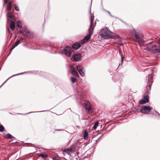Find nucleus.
Segmentation results:
<instances>
[{"instance_id":"f257e3e1","label":"nucleus","mask_w":160,"mask_h":160,"mask_svg":"<svg viewBox=\"0 0 160 160\" xmlns=\"http://www.w3.org/2000/svg\"><path fill=\"white\" fill-rule=\"evenodd\" d=\"M147 46L143 49L148 51L151 54L158 55L160 54V47L158 44L152 42L146 44Z\"/></svg>"},{"instance_id":"f03ea898","label":"nucleus","mask_w":160,"mask_h":160,"mask_svg":"<svg viewBox=\"0 0 160 160\" xmlns=\"http://www.w3.org/2000/svg\"><path fill=\"white\" fill-rule=\"evenodd\" d=\"M92 0H91V3L89 7V13L90 14V26L89 28L88 29V35L85 37V38L82 40V43L84 42L85 41H87L90 38L93 31L94 28V15H92L91 13V7L92 5Z\"/></svg>"},{"instance_id":"7ed1b4c3","label":"nucleus","mask_w":160,"mask_h":160,"mask_svg":"<svg viewBox=\"0 0 160 160\" xmlns=\"http://www.w3.org/2000/svg\"><path fill=\"white\" fill-rule=\"evenodd\" d=\"M146 78H148V84L151 83V84H149L148 88H147L145 93L146 94L143 98L141 99L139 101V104H142L146 103L149 102V96L148 94L149 93V91L150 90L151 88V85L152 83V76L151 74H148V76L146 77ZM147 78H146V79Z\"/></svg>"},{"instance_id":"20e7f679","label":"nucleus","mask_w":160,"mask_h":160,"mask_svg":"<svg viewBox=\"0 0 160 160\" xmlns=\"http://www.w3.org/2000/svg\"><path fill=\"white\" fill-rule=\"evenodd\" d=\"M112 32L107 28H103L101 31L100 35L102 37L104 38H109L112 35Z\"/></svg>"},{"instance_id":"39448f33","label":"nucleus","mask_w":160,"mask_h":160,"mask_svg":"<svg viewBox=\"0 0 160 160\" xmlns=\"http://www.w3.org/2000/svg\"><path fill=\"white\" fill-rule=\"evenodd\" d=\"M132 34L133 36L134 39L137 42H143V38L141 36L139 33L134 29V31L132 32Z\"/></svg>"},{"instance_id":"423d86ee","label":"nucleus","mask_w":160,"mask_h":160,"mask_svg":"<svg viewBox=\"0 0 160 160\" xmlns=\"http://www.w3.org/2000/svg\"><path fill=\"white\" fill-rule=\"evenodd\" d=\"M62 52L67 57H70L72 52V49L70 47H66L62 50Z\"/></svg>"},{"instance_id":"0eeeda50","label":"nucleus","mask_w":160,"mask_h":160,"mask_svg":"<svg viewBox=\"0 0 160 160\" xmlns=\"http://www.w3.org/2000/svg\"><path fill=\"white\" fill-rule=\"evenodd\" d=\"M152 108L149 106H145L141 108L140 112L141 113L145 114H147L151 111Z\"/></svg>"},{"instance_id":"6e6552de","label":"nucleus","mask_w":160,"mask_h":160,"mask_svg":"<svg viewBox=\"0 0 160 160\" xmlns=\"http://www.w3.org/2000/svg\"><path fill=\"white\" fill-rule=\"evenodd\" d=\"M69 69L71 72L72 74L77 77H79V75L77 72V71L75 68L72 65H70Z\"/></svg>"},{"instance_id":"1a4fd4ad","label":"nucleus","mask_w":160,"mask_h":160,"mask_svg":"<svg viewBox=\"0 0 160 160\" xmlns=\"http://www.w3.org/2000/svg\"><path fill=\"white\" fill-rule=\"evenodd\" d=\"M81 58V54L79 53L76 54L73 56V59L76 61H78Z\"/></svg>"},{"instance_id":"9d476101","label":"nucleus","mask_w":160,"mask_h":160,"mask_svg":"<svg viewBox=\"0 0 160 160\" xmlns=\"http://www.w3.org/2000/svg\"><path fill=\"white\" fill-rule=\"evenodd\" d=\"M76 68L80 74L81 76L83 75L84 73L83 71V67L81 65H78L77 66Z\"/></svg>"},{"instance_id":"9b49d317","label":"nucleus","mask_w":160,"mask_h":160,"mask_svg":"<svg viewBox=\"0 0 160 160\" xmlns=\"http://www.w3.org/2000/svg\"><path fill=\"white\" fill-rule=\"evenodd\" d=\"M81 46V44L78 42L74 43L72 46V48L76 50L79 49Z\"/></svg>"},{"instance_id":"f8f14e48","label":"nucleus","mask_w":160,"mask_h":160,"mask_svg":"<svg viewBox=\"0 0 160 160\" xmlns=\"http://www.w3.org/2000/svg\"><path fill=\"white\" fill-rule=\"evenodd\" d=\"M9 21L10 22V26L11 29L12 30L14 29L15 26V23L11 19H9Z\"/></svg>"},{"instance_id":"ddd939ff","label":"nucleus","mask_w":160,"mask_h":160,"mask_svg":"<svg viewBox=\"0 0 160 160\" xmlns=\"http://www.w3.org/2000/svg\"><path fill=\"white\" fill-rule=\"evenodd\" d=\"M23 39L22 38H20L19 40H17L15 42L14 46L16 47L20 43H21L23 42Z\"/></svg>"},{"instance_id":"4468645a","label":"nucleus","mask_w":160,"mask_h":160,"mask_svg":"<svg viewBox=\"0 0 160 160\" xmlns=\"http://www.w3.org/2000/svg\"><path fill=\"white\" fill-rule=\"evenodd\" d=\"M26 72H23V73H19V74H15V75H13L12 76H11V77H10L8 78L3 83V84L0 87V88L2 87V86L10 78H12V77H13L14 76H18V75H21V74H23L24 73H26Z\"/></svg>"},{"instance_id":"2eb2a0df","label":"nucleus","mask_w":160,"mask_h":160,"mask_svg":"<svg viewBox=\"0 0 160 160\" xmlns=\"http://www.w3.org/2000/svg\"><path fill=\"white\" fill-rule=\"evenodd\" d=\"M4 137L5 138L8 139L12 138H13L15 139V138L13 137L9 133L6 134V135H4Z\"/></svg>"},{"instance_id":"dca6fc26","label":"nucleus","mask_w":160,"mask_h":160,"mask_svg":"<svg viewBox=\"0 0 160 160\" xmlns=\"http://www.w3.org/2000/svg\"><path fill=\"white\" fill-rule=\"evenodd\" d=\"M22 22L20 20H18L17 22V25L18 28H22Z\"/></svg>"},{"instance_id":"f3484780","label":"nucleus","mask_w":160,"mask_h":160,"mask_svg":"<svg viewBox=\"0 0 160 160\" xmlns=\"http://www.w3.org/2000/svg\"><path fill=\"white\" fill-rule=\"evenodd\" d=\"M88 135V134L87 130H85L83 134V138L84 139H86Z\"/></svg>"},{"instance_id":"a211bd4d","label":"nucleus","mask_w":160,"mask_h":160,"mask_svg":"<svg viewBox=\"0 0 160 160\" xmlns=\"http://www.w3.org/2000/svg\"><path fill=\"white\" fill-rule=\"evenodd\" d=\"M39 157H42L43 158H45L48 157L46 154H41L39 155Z\"/></svg>"},{"instance_id":"6ab92c4d","label":"nucleus","mask_w":160,"mask_h":160,"mask_svg":"<svg viewBox=\"0 0 160 160\" xmlns=\"http://www.w3.org/2000/svg\"><path fill=\"white\" fill-rule=\"evenodd\" d=\"M7 16L8 17L12 19V16L11 12L8 13Z\"/></svg>"},{"instance_id":"aec40b11","label":"nucleus","mask_w":160,"mask_h":160,"mask_svg":"<svg viewBox=\"0 0 160 160\" xmlns=\"http://www.w3.org/2000/svg\"><path fill=\"white\" fill-rule=\"evenodd\" d=\"M71 79L72 81V83H74L76 81V79L74 77H72L71 78Z\"/></svg>"},{"instance_id":"412c9836","label":"nucleus","mask_w":160,"mask_h":160,"mask_svg":"<svg viewBox=\"0 0 160 160\" xmlns=\"http://www.w3.org/2000/svg\"><path fill=\"white\" fill-rule=\"evenodd\" d=\"M106 132H105L104 133L102 134L101 136H100L98 138V139L96 140V141H95V144H96L97 143V142H98V141L99 139L100 138H101L103 135L104 134H105L106 133Z\"/></svg>"},{"instance_id":"4be33fe9","label":"nucleus","mask_w":160,"mask_h":160,"mask_svg":"<svg viewBox=\"0 0 160 160\" xmlns=\"http://www.w3.org/2000/svg\"><path fill=\"white\" fill-rule=\"evenodd\" d=\"M87 110L88 112L92 113V108L91 107H89L88 108H85Z\"/></svg>"},{"instance_id":"5701e85b","label":"nucleus","mask_w":160,"mask_h":160,"mask_svg":"<svg viewBox=\"0 0 160 160\" xmlns=\"http://www.w3.org/2000/svg\"><path fill=\"white\" fill-rule=\"evenodd\" d=\"M98 122H96L93 127V128L94 129H96L98 125Z\"/></svg>"},{"instance_id":"b1692460","label":"nucleus","mask_w":160,"mask_h":160,"mask_svg":"<svg viewBox=\"0 0 160 160\" xmlns=\"http://www.w3.org/2000/svg\"><path fill=\"white\" fill-rule=\"evenodd\" d=\"M4 131V127L2 125H0V132H3Z\"/></svg>"},{"instance_id":"393cba45","label":"nucleus","mask_w":160,"mask_h":160,"mask_svg":"<svg viewBox=\"0 0 160 160\" xmlns=\"http://www.w3.org/2000/svg\"><path fill=\"white\" fill-rule=\"evenodd\" d=\"M14 8L16 11H19V8L17 6L16 4H15L14 5Z\"/></svg>"},{"instance_id":"a878e982","label":"nucleus","mask_w":160,"mask_h":160,"mask_svg":"<svg viewBox=\"0 0 160 160\" xmlns=\"http://www.w3.org/2000/svg\"><path fill=\"white\" fill-rule=\"evenodd\" d=\"M22 29V31H23L24 33L25 32L26 30H27V28L26 27H23Z\"/></svg>"},{"instance_id":"bb28decb","label":"nucleus","mask_w":160,"mask_h":160,"mask_svg":"<svg viewBox=\"0 0 160 160\" xmlns=\"http://www.w3.org/2000/svg\"><path fill=\"white\" fill-rule=\"evenodd\" d=\"M15 47V46H14V45L13 46V47L11 48L10 50V52H11L12 50Z\"/></svg>"},{"instance_id":"cd10ccee","label":"nucleus","mask_w":160,"mask_h":160,"mask_svg":"<svg viewBox=\"0 0 160 160\" xmlns=\"http://www.w3.org/2000/svg\"><path fill=\"white\" fill-rule=\"evenodd\" d=\"M12 1H10L8 4V5L9 6H12Z\"/></svg>"},{"instance_id":"c85d7f7f","label":"nucleus","mask_w":160,"mask_h":160,"mask_svg":"<svg viewBox=\"0 0 160 160\" xmlns=\"http://www.w3.org/2000/svg\"><path fill=\"white\" fill-rule=\"evenodd\" d=\"M19 32L20 33H21L22 34V35H25L24 32H23V31H22L21 30H20L19 31Z\"/></svg>"},{"instance_id":"c756f323","label":"nucleus","mask_w":160,"mask_h":160,"mask_svg":"<svg viewBox=\"0 0 160 160\" xmlns=\"http://www.w3.org/2000/svg\"><path fill=\"white\" fill-rule=\"evenodd\" d=\"M25 32H26V33H28V34H30V31H28V30L27 28V30H26Z\"/></svg>"},{"instance_id":"7c9ffc66","label":"nucleus","mask_w":160,"mask_h":160,"mask_svg":"<svg viewBox=\"0 0 160 160\" xmlns=\"http://www.w3.org/2000/svg\"><path fill=\"white\" fill-rule=\"evenodd\" d=\"M69 151H70V149H66L65 150H64V151L65 152H69Z\"/></svg>"},{"instance_id":"2f4dec72","label":"nucleus","mask_w":160,"mask_h":160,"mask_svg":"<svg viewBox=\"0 0 160 160\" xmlns=\"http://www.w3.org/2000/svg\"><path fill=\"white\" fill-rule=\"evenodd\" d=\"M11 6H9L8 7V10H9V11H10L11 10Z\"/></svg>"},{"instance_id":"473e14b6","label":"nucleus","mask_w":160,"mask_h":160,"mask_svg":"<svg viewBox=\"0 0 160 160\" xmlns=\"http://www.w3.org/2000/svg\"><path fill=\"white\" fill-rule=\"evenodd\" d=\"M123 58L122 57H121V62H122V63H121V66L122 65V63H123Z\"/></svg>"},{"instance_id":"72a5a7b5","label":"nucleus","mask_w":160,"mask_h":160,"mask_svg":"<svg viewBox=\"0 0 160 160\" xmlns=\"http://www.w3.org/2000/svg\"><path fill=\"white\" fill-rule=\"evenodd\" d=\"M106 11L112 17L113 16L111 15V14L110 12L108 11Z\"/></svg>"},{"instance_id":"f704fd0d","label":"nucleus","mask_w":160,"mask_h":160,"mask_svg":"<svg viewBox=\"0 0 160 160\" xmlns=\"http://www.w3.org/2000/svg\"><path fill=\"white\" fill-rule=\"evenodd\" d=\"M8 0H4V2L5 4H6L8 2Z\"/></svg>"},{"instance_id":"c9c22d12","label":"nucleus","mask_w":160,"mask_h":160,"mask_svg":"<svg viewBox=\"0 0 160 160\" xmlns=\"http://www.w3.org/2000/svg\"><path fill=\"white\" fill-rule=\"evenodd\" d=\"M55 131H60L62 130H61V129H55Z\"/></svg>"},{"instance_id":"e433bc0d","label":"nucleus","mask_w":160,"mask_h":160,"mask_svg":"<svg viewBox=\"0 0 160 160\" xmlns=\"http://www.w3.org/2000/svg\"><path fill=\"white\" fill-rule=\"evenodd\" d=\"M52 160H57V159L55 157H53L52 158Z\"/></svg>"},{"instance_id":"4c0bfd02","label":"nucleus","mask_w":160,"mask_h":160,"mask_svg":"<svg viewBox=\"0 0 160 160\" xmlns=\"http://www.w3.org/2000/svg\"><path fill=\"white\" fill-rule=\"evenodd\" d=\"M75 113V114H76V115H78V118H79V119H80V116H79V114H76V113Z\"/></svg>"},{"instance_id":"58836bf2","label":"nucleus","mask_w":160,"mask_h":160,"mask_svg":"<svg viewBox=\"0 0 160 160\" xmlns=\"http://www.w3.org/2000/svg\"><path fill=\"white\" fill-rule=\"evenodd\" d=\"M154 111L157 113L158 114V115H159V116H160V114L158 112H157V111H156L155 110H154Z\"/></svg>"},{"instance_id":"ea45409f","label":"nucleus","mask_w":160,"mask_h":160,"mask_svg":"<svg viewBox=\"0 0 160 160\" xmlns=\"http://www.w3.org/2000/svg\"><path fill=\"white\" fill-rule=\"evenodd\" d=\"M33 112H28V113L26 114H24V115H26V114H29V113H33Z\"/></svg>"},{"instance_id":"a19ab883","label":"nucleus","mask_w":160,"mask_h":160,"mask_svg":"<svg viewBox=\"0 0 160 160\" xmlns=\"http://www.w3.org/2000/svg\"><path fill=\"white\" fill-rule=\"evenodd\" d=\"M45 111H41L40 112H45Z\"/></svg>"},{"instance_id":"79ce46f5","label":"nucleus","mask_w":160,"mask_h":160,"mask_svg":"<svg viewBox=\"0 0 160 160\" xmlns=\"http://www.w3.org/2000/svg\"><path fill=\"white\" fill-rule=\"evenodd\" d=\"M18 114H22V113H18Z\"/></svg>"},{"instance_id":"37998d69","label":"nucleus","mask_w":160,"mask_h":160,"mask_svg":"<svg viewBox=\"0 0 160 160\" xmlns=\"http://www.w3.org/2000/svg\"><path fill=\"white\" fill-rule=\"evenodd\" d=\"M14 140V139H12V141H13Z\"/></svg>"},{"instance_id":"c03bdc74","label":"nucleus","mask_w":160,"mask_h":160,"mask_svg":"<svg viewBox=\"0 0 160 160\" xmlns=\"http://www.w3.org/2000/svg\"><path fill=\"white\" fill-rule=\"evenodd\" d=\"M159 43H160V40H159Z\"/></svg>"}]
</instances>
